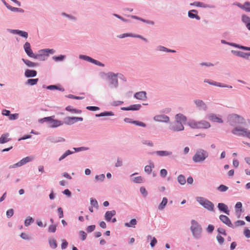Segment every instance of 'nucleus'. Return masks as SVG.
I'll list each match as a JSON object with an SVG mask.
<instances>
[{
    "label": "nucleus",
    "instance_id": "obj_12",
    "mask_svg": "<svg viewBox=\"0 0 250 250\" xmlns=\"http://www.w3.org/2000/svg\"><path fill=\"white\" fill-rule=\"evenodd\" d=\"M154 119L157 122H167L169 121L168 117L164 115L156 116L154 117Z\"/></svg>",
    "mask_w": 250,
    "mask_h": 250
},
{
    "label": "nucleus",
    "instance_id": "obj_3",
    "mask_svg": "<svg viewBox=\"0 0 250 250\" xmlns=\"http://www.w3.org/2000/svg\"><path fill=\"white\" fill-rule=\"evenodd\" d=\"M208 156V152L203 150L199 149L197 151L192 158L193 161L195 163L203 161Z\"/></svg>",
    "mask_w": 250,
    "mask_h": 250
},
{
    "label": "nucleus",
    "instance_id": "obj_16",
    "mask_svg": "<svg viewBox=\"0 0 250 250\" xmlns=\"http://www.w3.org/2000/svg\"><path fill=\"white\" fill-rule=\"evenodd\" d=\"M218 207L220 210L224 212L228 215L229 214V211L228 209V208L226 204L224 203H219Z\"/></svg>",
    "mask_w": 250,
    "mask_h": 250
},
{
    "label": "nucleus",
    "instance_id": "obj_57",
    "mask_svg": "<svg viewBox=\"0 0 250 250\" xmlns=\"http://www.w3.org/2000/svg\"><path fill=\"white\" fill-rule=\"evenodd\" d=\"M217 241L220 244H222L224 242V238L221 235H218L216 237Z\"/></svg>",
    "mask_w": 250,
    "mask_h": 250
},
{
    "label": "nucleus",
    "instance_id": "obj_42",
    "mask_svg": "<svg viewBox=\"0 0 250 250\" xmlns=\"http://www.w3.org/2000/svg\"><path fill=\"white\" fill-rule=\"evenodd\" d=\"M65 109L67 111H70V112H75V113H80L81 112V110H77L76 109L72 108V107L70 106H67L66 107Z\"/></svg>",
    "mask_w": 250,
    "mask_h": 250
},
{
    "label": "nucleus",
    "instance_id": "obj_14",
    "mask_svg": "<svg viewBox=\"0 0 250 250\" xmlns=\"http://www.w3.org/2000/svg\"><path fill=\"white\" fill-rule=\"evenodd\" d=\"M134 97L140 100H145L146 99V93L145 91L137 92L134 95Z\"/></svg>",
    "mask_w": 250,
    "mask_h": 250
},
{
    "label": "nucleus",
    "instance_id": "obj_20",
    "mask_svg": "<svg viewBox=\"0 0 250 250\" xmlns=\"http://www.w3.org/2000/svg\"><path fill=\"white\" fill-rule=\"evenodd\" d=\"M37 75V72L34 70H30L27 69L25 71V77H33Z\"/></svg>",
    "mask_w": 250,
    "mask_h": 250
},
{
    "label": "nucleus",
    "instance_id": "obj_11",
    "mask_svg": "<svg viewBox=\"0 0 250 250\" xmlns=\"http://www.w3.org/2000/svg\"><path fill=\"white\" fill-rule=\"evenodd\" d=\"M208 119L213 122H217L219 123H222L223 121L222 119L218 117H217L216 115L214 114H209L208 115Z\"/></svg>",
    "mask_w": 250,
    "mask_h": 250
},
{
    "label": "nucleus",
    "instance_id": "obj_62",
    "mask_svg": "<svg viewBox=\"0 0 250 250\" xmlns=\"http://www.w3.org/2000/svg\"><path fill=\"white\" fill-rule=\"evenodd\" d=\"M140 192L141 193L145 196H146L147 194V191L146 189V188L144 187H141L140 188Z\"/></svg>",
    "mask_w": 250,
    "mask_h": 250
},
{
    "label": "nucleus",
    "instance_id": "obj_6",
    "mask_svg": "<svg viewBox=\"0 0 250 250\" xmlns=\"http://www.w3.org/2000/svg\"><path fill=\"white\" fill-rule=\"evenodd\" d=\"M109 83L112 87H116L118 86V79L117 76L112 72L107 74Z\"/></svg>",
    "mask_w": 250,
    "mask_h": 250
},
{
    "label": "nucleus",
    "instance_id": "obj_39",
    "mask_svg": "<svg viewBox=\"0 0 250 250\" xmlns=\"http://www.w3.org/2000/svg\"><path fill=\"white\" fill-rule=\"evenodd\" d=\"M33 219L32 217H29L25 219L24 225L25 226H28L31 223L33 222Z\"/></svg>",
    "mask_w": 250,
    "mask_h": 250
},
{
    "label": "nucleus",
    "instance_id": "obj_22",
    "mask_svg": "<svg viewBox=\"0 0 250 250\" xmlns=\"http://www.w3.org/2000/svg\"><path fill=\"white\" fill-rule=\"evenodd\" d=\"M175 119L176 121L182 124L186 121L187 118L182 114H177L176 115Z\"/></svg>",
    "mask_w": 250,
    "mask_h": 250
},
{
    "label": "nucleus",
    "instance_id": "obj_40",
    "mask_svg": "<svg viewBox=\"0 0 250 250\" xmlns=\"http://www.w3.org/2000/svg\"><path fill=\"white\" fill-rule=\"evenodd\" d=\"M73 152L69 150H67L59 158V161H61L64 159L66 157L68 156L69 155L72 154Z\"/></svg>",
    "mask_w": 250,
    "mask_h": 250
},
{
    "label": "nucleus",
    "instance_id": "obj_27",
    "mask_svg": "<svg viewBox=\"0 0 250 250\" xmlns=\"http://www.w3.org/2000/svg\"><path fill=\"white\" fill-rule=\"evenodd\" d=\"M39 52L40 53V54H42V55H44L45 54H46V56H47L48 53L53 54L55 52V51L53 49H46L41 50L39 51Z\"/></svg>",
    "mask_w": 250,
    "mask_h": 250
},
{
    "label": "nucleus",
    "instance_id": "obj_60",
    "mask_svg": "<svg viewBox=\"0 0 250 250\" xmlns=\"http://www.w3.org/2000/svg\"><path fill=\"white\" fill-rule=\"evenodd\" d=\"M14 214V210L13 209H8L6 212V215L8 217H10L13 216Z\"/></svg>",
    "mask_w": 250,
    "mask_h": 250
},
{
    "label": "nucleus",
    "instance_id": "obj_4",
    "mask_svg": "<svg viewBox=\"0 0 250 250\" xmlns=\"http://www.w3.org/2000/svg\"><path fill=\"white\" fill-rule=\"evenodd\" d=\"M197 201L199 203L200 205H201L208 210L210 211L213 210L214 205L209 200L203 197H198L197 198Z\"/></svg>",
    "mask_w": 250,
    "mask_h": 250
},
{
    "label": "nucleus",
    "instance_id": "obj_51",
    "mask_svg": "<svg viewBox=\"0 0 250 250\" xmlns=\"http://www.w3.org/2000/svg\"><path fill=\"white\" fill-rule=\"evenodd\" d=\"M141 105L140 104H134V105H131L130 106V110H139L140 107H141Z\"/></svg>",
    "mask_w": 250,
    "mask_h": 250
},
{
    "label": "nucleus",
    "instance_id": "obj_31",
    "mask_svg": "<svg viewBox=\"0 0 250 250\" xmlns=\"http://www.w3.org/2000/svg\"><path fill=\"white\" fill-rule=\"evenodd\" d=\"M49 243L50 246L53 248L55 249L57 247V244L56 241L54 238H50L49 239Z\"/></svg>",
    "mask_w": 250,
    "mask_h": 250
},
{
    "label": "nucleus",
    "instance_id": "obj_33",
    "mask_svg": "<svg viewBox=\"0 0 250 250\" xmlns=\"http://www.w3.org/2000/svg\"><path fill=\"white\" fill-rule=\"evenodd\" d=\"M190 5H194V6H197V7H205V8L208 7L207 4H206L203 2H199V1L194 2L193 3H191Z\"/></svg>",
    "mask_w": 250,
    "mask_h": 250
},
{
    "label": "nucleus",
    "instance_id": "obj_58",
    "mask_svg": "<svg viewBox=\"0 0 250 250\" xmlns=\"http://www.w3.org/2000/svg\"><path fill=\"white\" fill-rule=\"evenodd\" d=\"M95 229V225H91L89 226L86 228V230L88 232H91L93 231Z\"/></svg>",
    "mask_w": 250,
    "mask_h": 250
},
{
    "label": "nucleus",
    "instance_id": "obj_37",
    "mask_svg": "<svg viewBox=\"0 0 250 250\" xmlns=\"http://www.w3.org/2000/svg\"><path fill=\"white\" fill-rule=\"evenodd\" d=\"M75 123L73 117H67L65 119V123L67 125H72Z\"/></svg>",
    "mask_w": 250,
    "mask_h": 250
},
{
    "label": "nucleus",
    "instance_id": "obj_26",
    "mask_svg": "<svg viewBox=\"0 0 250 250\" xmlns=\"http://www.w3.org/2000/svg\"><path fill=\"white\" fill-rule=\"evenodd\" d=\"M167 199L166 197H164L161 203L160 204L158 207V208L159 210L163 209L165 206L167 205Z\"/></svg>",
    "mask_w": 250,
    "mask_h": 250
},
{
    "label": "nucleus",
    "instance_id": "obj_50",
    "mask_svg": "<svg viewBox=\"0 0 250 250\" xmlns=\"http://www.w3.org/2000/svg\"><path fill=\"white\" fill-rule=\"evenodd\" d=\"M90 204H91L92 207H95L96 208H97L98 207V202L95 199H93L91 198V200H90Z\"/></svg>",
    "mask_w": 250,
    "mask_h": 250
},
{
    "label": "nucleus",
    "instance_id": "obj_56",
    "mask_svg": "<svg viewBox=\"0 0 250 250\" xmlns=\"http://www.w3.org/2000/svg\"><path fill=\"white\" fill-rule=\"evenodd\" d=\"M64 56L63 55H61L60 56H58V57H56V56H54L53 57V59L55 61H62L63 60V59L64 58Z\"/></svg>",
    "mask_w": 250,
    "mask_h": 250
},
{
    "label": "nucleus",
    "instance_id": "obj_1",
    "mask_svg": "<svg viewBox=\"0 0 250 250\" xmlns=\"http://www.w3.org/2000/svg\"><path fill=\"white\" fill-rule=\"evenodd\" d=\"M188 125L193 129H208L210 127V123L205 120H191L188 123Z\"/></svg>",
    "mask_w": 250,
    "mask_h": 250
},
{
    "label": "nucleus",
    "instance_id": "obj_18",
    "mask_svg": "<svg viewBox=\"0 0 250 250\" xmlns=\"http://www.w3.org/2000/svg\"><path fill=\"white\" fill-rule=\"evenodd\" d=\"M63 123L62 121L57 120H52L50 123H49V127H56L62 125Z\"/></svg>",
    "mask_w": 250,
    "mask_h": 250
},
{
    "label": "nucleus",
    "instance_id": "obj_49",
    "mask_svg": "<svg viewBox=\"0 0 250 250\" xmlns=\"http://www.w3.org/2000/svg\"><path fill=\"white\" fill-rule=\"evenodd\" d=\"M79 235L80 236H81V237H82L81 240L82 241H83L86 239L87 234L84 231H83V230L80 231L79 232Z\"/></svg>",
    "mask_w": 250,
    "mask_h": 250
},
{
    "label": "nucleus",
    "instance_id": "obj_17",
    "mask_svg": "<svg viewBox=\"0 0 250 250\" xmlns=\"http://www.w3.org/2000/svg\"><path fill=\"white\" fill-rule=\"evenodd\" d=\"M116 214V211L114 210L107 211L105 214V219L107 221H110L112 216Z\"/></svg>",
    "mask_w": 250,
    "mask_h": 250
},
{
    "label": "nucleus",
    "instance_id": "obj_53",
    "mask_svg": "<svg viewBox=\"0 0 250 250\" xmlns=\"http://www.w3.org/2000/svg\"><path fill=\"white\" fill-rule=\"evenodd\" d=\"M19 114L18 113L12 114L9 115V119L10 120H16L18 118Z\"/></svg>",
    "mask_w": 250,
    "mask_h": 250
},
{
    "label": "nucleus",
    "instance_id": "obj_19",
    "mask_svg": "<svg viewBox=\"0 0 250 250\" xmlns=\"http://www.w3.org/2000/svg\"><path fill=\"white\" fill-rule=\"evenodd\" d=\"M242 20L246 24L247 28L250 30V18L246 15H243L242 17Z\"/></svg>",
    "mask_w": 250,
    "mask_h": 250
},
{
    "label": "nucleus",
    "instance_id": "obj_64",
    "mask_svg": "<svg viewBox=\"0 0 250 250\" xmlns=\"http://www.w3.org/2000/svg\"><path fill=\"white\" fill-rule=\"evenodd\" d=\"M214 227L213 225H209L207 228V231L208 232H212L213 231V230H214Z\"/></svg>",
    "mask_w": 250,
    "mask_h": 250
},
{
    "label": "nucleus",
    "instance_id": "obj_47",
    "mask_svg": "<svg viewBox=\"0 0 250 250\" xmlns=\"http://www.w3.org/2000/svg\"><path fill=\"white\" fill-rule=\"evenodd\" d=\"M218 189L220 191L224 192L228 189V187L225 185H221L218 188Z\"/></svg>",
    "mask_w": 250,
    "mask_h": 250
},
{
    "label": "nucleus",
    "instance_id": "obj_43",
    "mask_svg": "<svg viewBox=\"0 0 250 250\" xmlns=\"http://www.w3.org/2000/svg\"><path fill=\"white\" fill-rule=\"evenodd\" d=\"M243 134V135H242V136L246 137L249 139H250V130L244 128Z\"/></svg>",
    "mask_w": 250,
    "mask_h": 250
},
{
    "label": "nucleus",
    "instance_id": "obj_45",
    "mask_svg": "<svg viewBox=\"0 0 250 250\" xmlns=\"http://www.w3.org/2000/svg\"><path fill=\"white\" fill-rule=\"evenodd\" d=\"M57 226L56 225H51L48 228V232H55L56 230Z\"/></svg>",
    "mask_w": 250,
    "mask_h": 250
},
{
    "label": "nucleus",
    "instance_id": "obj_25",
    "mask_svg": "<svg viewBox=\"0 0 250 250\" xmlns=\"http://www.w3.org/2000/svg\"><path fill=\"white\" fill-rule=\"evenodd\" d=\"M13 33H16L17 34H19L21 37H23L24 38H27L28 37V33L26 32L22 31L19 30H14L13 31Z\"/></svg>",
    "mask_w": 250,
    "mask_h": 250
},
{
    "label": "nucleus",
    "instance_id": "obj_2",
    "mask_svg": "<svg viewBox=\"0 0 250 250\" xmlns=\"http://www.w3.org/2000/svg\"><path fill=\"white\" fill-rule=\"evenodd\" d=\"M190 230L194 237L199 238L201 235L202 229L199 224L195 220H192Z\"/></svg>",
    "mask_w": 250,
    "mask_h": 250
},
{
    "label": "nucleus",
    "instance_id": "obj_52",
    "mask_svg": "<svg viewBox=\"0 0 250 250\" xmlns=\"http://www.w3.org/2000/svg\"><path fill=\"white\" fill-rule=\"evenodd\" d=\"M105 178V176L104 174H102L100 175H96L95 176V179L98 181H103Z\"/></svg>",
    "mask_w": 250,
    "mask_h": 250
},
{
    "label": "nucleus",
    "instance_id": "obj_29",
    "mask_svg": "<svg viewBox=\"0 0 250 250\" xmlns=\"http://www.w3.org/2000/svg\"><path fill=\"white\" fill-rule=\"evenodd\" d=\"M209 84L211 85H215L219 87H229V88H232L231 86H229L226 84H222L220 83H217L215 82H212L211 83H209Z\"/></svg>",
    "mask_w": 250,
    "mask_h": 250
},
{
    "label": "nucleus",
    "instance_id": "obj_23",
    "mask_svg": "<svg viewBox=\"0 0 250 250\" xmlns=\"http://www.w3.org/2000/svg\"><path fill=\"white\" fill-rule=\"evenodd\" d=\"M8 133L2 134L0 137V144H4L8 142L10 139V138H8Z\"/></svg>",
    "mask_w": 250,
    "mask_h": 250
},
{
    "label": "nucleus",
    "instance_id": "obj_13",
    "mask_svg": "<svg viewBox=\"0 0 250 250\" xmlns=\"http://www.w3.org/2000/svg\"><path fill=\"white\" fill-rule=\"evenodd\" d=\"M194 103L200 109L203 110H206L207 109V105L203 101L196 100L194 101Z\"/></svg>",
    "mask_w": 250,
    "mask_h": 250
},
{
    "label": "nucleus",
    "instance_id": "obj_61",
    "mask_svg": "<svg viewBox=\"0 0 250 250\" xmlns=\"http://www.w3.org/2000/svg\"><path fill=\"white\" fill-rule=\"evenodd\" d=\"M80 58L81 59H83L86 61L90 62H91V60H93L92 58H91L89 57L86 56H84V55H81L80 56Z\"/></svg>",
    "mask_w": 250,
    "mask_h": 250
},
{
    "label": "nucleus",
    "instance_id": "obj_48",
    "mask_svg": "<svg viewBox=\"0 0 250 250\" xmlns=\"http://www.w3.org/2000/svg\"><path fill=\"white\" fill-rule=\"evenodd\" d=\"M233 46L236 47H237L238 48H240V49H244V50H250V47H246V46H240L239 45H238V44H233L232 45Z\"/></svg>",
    "mask_w": 250,
    "mask_h": 250
},
{
    "label": "nucleus",
    "instance_id": "obj_41",
    "mask_svg": "<svg viewBox=\"0 0 250 250\" xmlns=\"http://www.w3.org/2000/svg\"><path fill=\"white\" fill-rule=\"evenodd\" d=\"M113 115V113L112 112H104L101 113L99 114H97V117H101V116H112Z\"/></svg>",
    "mask_w": 250,
    "mask_h": 250
},
{
    "label": "nucleus",
    "instance_id": "obj_10",
    "mask_svg": "<svg viewBox=\"0 0 250 250\" xmlns=\"http://www.w3.org/2000/svg\"><path fill=\"white\" fill-rule=\"evenodd\" d=\"M230 118L236 124H242L244 121V119L243 117L237 114L231 115Z\"/></svg>",
    "mask_w": 250,
    "mask_h": 250
},
{
    "label": "nucleus",
    "instance_id": "obj_55",
    "mask_svg": "<svg viewBox=\"0 0 250 250\" xmlns=\"http://www.w3.org/2000/svg\"><path fill=\"white\" fill-rule=\"evenodd\" d=\"M132 123L135 124L137 125H139L140 126L145 127L146 124L143 122H139V121H133Z\"/></svg>",
    "mask_w": 250,
    "mask_h": 250
},
{
    "label": "nucleus",
    "instance_id": "obj_34",
    "mask_svg": "<svg viewBox=\"0 0 250 250\" xmlns=\"http://www.w3.org/2000/svg\"><path fill=\"white\" fill-rule=\"evenodd\" d=\"M38 82V79H30L27 81V84L30 85H33L36 84Z\"/></svg>",
    "mask_w": 250,
    "mask_h": 250
},
{
    "label": "nucleus",
    "instance_id": "obj_7",
    "mask_svg": "<svg viewBox=\"0 0 250 250\" xmlns=\"http://www.w3.org/2000/svg\"><path fill=\"white\" fill-rule=\"evenodd\" d=\"M33 159V158L30 157H26L21 159L20 162H18L17 163L13 165L10 166L9 167V168H13L16 167H21L22 165L25 164L26 163L31 161Z\"/></svg>",
    "mask_w": 250,
    "mask_h": 250
},
{
    "label": "nucleus",
    "instance_id": "obj_24",
    "mask_svg": "<svg viewBox=\"0 0 250 250\" xmlns=\"http://www.w3.org/2000/svg\"><path fill=\"white\" fill-rule=\"evenodd\" d=\"M156 153L160 156H167L172 154L171 152L164 150L157 151Z\"/></svg>",
    "mask_w": 250,
    "mask_h": 250
},
{
    "label": "nucleus",
    "instance_id": "obj_8",
    "mask_svg": "<svg viewBox=\"0 0 250 250\" xmlns=\"http://www.w3.org/2000/svg\"><path fill=\"white\" fill-rule=\"evenodd\" d=\"M170 129L173 131H179L183 130L184 129V127L181 123L176 121L175 123L170 125Z\"/></svg>",
    "mask_w": 250,
    "mask_h": 250
},
{
    "label": "nucleus",
    "instance_id": "obj_15",
    "mask_svg": "<svg viewBox=\"0 0 250 250\" xmlns=\"http://www.w3.org/2000/svg\"><path fill=\"white\" fill-rule=\"evenodd\" d=\"M244 129V128L241 127H236L232 130L231 132L234 135L242 136Z\"/></svg>",
    "mask_w": 250,
    "mask_h": 250
},
{
    "label": "nucleus",
    "instance_id": "obj_38",
    "mask_svg": "<svg viewBox=\"0 0 250 250\" xmlns=\"http://www.w3.org/2000/svg\"><path fill=\"white\" fill-rule=\"evenodd\" d=\"M131 17L133 19H137L138 20H140L143 22H146V23H149V24H153L154 22L153 21H146L141 18H139L138 17H137L136 16H131Z\"/></svg>",
    "mask_w": 250,
    "mask_h": 250
},
{
    "label": "nucleus",
    "instance_id": "obj_63",
    "mask_svg": "<svg viewBox=\"0 0 250 250\" xmlns=\"http://www.w3.org/2000/svg\"><path fill=\"white\" fill-rule=\"evenodd\" d=\"M160 175L163 177H165L167 175V171L165 169H162L160 171Z\"/></svg>",
    "mask_w": 250,
    "mask_h": 250
},
{
    "label": "nucleus",
    "instance_id": "obj_36",
    "mask_svg": "<svg viewBox=\"0 0 250 250\" xmlns=\"http://www.w3.org/2000/svg\"><path fill=\"white\" fill-rule=\"evenodd\" d=\"M154 167V165L151 164V165H147L145 167V171L149 174L152 171V168Z\"/></svg>",
    "mask_w": 250,
    "mask_h": 250
},
{
    "label": "nucleus",
    "instance_id": "obj_54",
    "mask_svg": "<svg viewBox=\"0 0 250 250\" xmlns=\"http://www.w3.org/2000/svg\"><path fill=\"white\" fill-rule=\"evenodd\" d=\"M245 223L244 221L242 220H238L236 222H235V227H239L240 226H243L245 225Z\"/></svg>",
    "mask_w": 250,
    "mask_h": 250
},
{
    "label": "nucleus",
    "instance_id": "obj_44",
    "mask_svg": "<svg viewBox=\"0 0 250 250\" xmlns=\"http://www.w3.org/2000/svg\"><path fill=\"white\" fill-rule=\"evenodd\" d=\"M244 10L250 12V2L247 1L244 3Z\"/></svg>",
    "mask_w": 250,
    "mask_h": 250
},
{
    "label": "nucleus",
    "instance_id": "obj_21",
    "mask_svg": "<svg viewBox=\"0 0 250 250\" xmlns=\"http://www.w3.org/2000/svg\"><path fill=\"white\" fill-rule=\"evenodd\" d=\"M188 16L189 18L197 20H200V17L197 15V11L196 10H191L188 13Z\"/></svg>",
    "mask_w": 250,
    "mask_h": 250
},
{
    "label": "nucleus",
    "instance_id": "obj_9",
    "mask_svg": "<svg viewBox=\"0 0 250 250\" xmlns=\"http://www.w3.org/2000/svg\"><path fill=\"white\" fill-rule=\"evenodd\" d=\"M219 219L228 226L230 228H233V226L231 223V221L228 216L224 215H221L219 216Z\"/></svg>",
    "mask_w": 250,
    "mask_h": 250
},
{
    "label": "nucleus",
    "instance_id": "obj_32",
    "mask_svg": "<svg viewBox=\"0 0 250 250\" xmlns=\"http://www.w3.org/2000/svg\"><path fill=\"white\" fill-rule=\"evenodd\" d=\"M178 181L181 185H185L186 182L185 177L183 175H180L178 177Z\"/></svg>",
    "mask_w": 250,
    "mask_h": 250
},
{
    "label": "nucleus",
    "instance_id": "obj_5",
    "mask_svg": "<svg viewBox=\"0 0 250 250\" xmlns=\"http://www.w3.org/2000/svg\"><path fill=\"white\" fill-rule=\"evenodd\" d=\"M23 48L24 49V50L27 54V55L33 58L34 59H41L42 58V54H35L33 53L31 48L30 44L28 42H26L25 44H24Z\"/></svg>",
    "mask_w": 250,
    "mask_h": 250
},
{
    "label": "nucleus",
    "instance_id": "obj_35",
    "mask_svg": "<svg viewBox=\"0 0 250 250\" xmlns=\"http://www.w3.org/2000/svg\"><path fill=\"white\" fill-rule=\"evenodd\" d=\"M144 181V178L141 176H138L133 179V182L135 183H141Z\"/></svg>",
    "mask_w": 250,
    "mask_h": 250
},
{
    "label": "nucleus",
    "instance_id": "obj_30",
    "mask_svg": "<svg viewBox=\"0 0 250 250\" xmlns=\"http://www.w3.org/2000/svg\"><path fill=\"white\" fill-rule=\"evenodd\" d=\"M22 61L29 67H34L37 65V64L29 60H25L24 59H22Z\"/></svg>",
    "mask_w": 250,
    "mask_h": 250
},
{
    "label": "nucleus",
    "instance_id": "obj_46",
    "mask_svg": "<svg viewBox=\"0 0 250 250\" xmlns=\"http://www.w3.org/2000/svg\"><path fill=\"white\" fill-rule=\"evenodd\" d=\"M47 89H49V90L59 89V90H62V91H63L64 90L63 89L58 88L57 87V86L54 85H51L48 86L47 87Z\"/></svg>",
    "mask_w": 250,
    "mask_h": 250
},
{
    "label": "nucleus",
    "instance_id": "obj_28",
    "mask_svg": "<svg viewBox=\"0 0 250 250\" xmlns=\"http://www.w3.org/2000/svg\"><path fill=\"white\" fill-rule=\"evenodd\" d=\"M137 224V221L135 219H132L129 223H125V226L127 227H135Z\"/></svg>",
    "mask_w": 250,
    "mask_h": 250
},
{
    "label": "nucleus",
    "instance_id": "obj_59",
    "mask_svg": "<svg viewBox=\"0 0 250 250\" xmlns=\"http://www.w3.org/2000/svg\"><path fill=\"white\" fill-rule=\"evenodd\" d=\"M244 234L246 237L250 238V230L248 229H245Z\"/></svg>",
    "mask_w": 250,
    "mask_h": 250
}]
</instances>
